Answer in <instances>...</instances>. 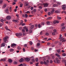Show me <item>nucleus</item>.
I'll use <instances>...</instances> for the list:
<instances>
[{
    "instance_id": "obj_1",
    "label": "nucleus",
    "mask_w": 66,
    "mask_h": 66,
    "mask_svg": "<svg viewBox=\"0 0 66 66\" xmlns=\"http://www.w3.org/2000/svg\"><path fill=\"white\" fill-rule=\"evenodd\" d=\"M59 39H60L61 42H66V39H65V38H63V37H62V35H60Z\"/></svg>"
},
{
    "instance_id": "obj_2",
    "label": "nucleus",
    "mask_w": 66,
    "mask_h": 66,
    "mask_svg": "<svg viewBox=\"0 0 66 66\" xmlns=\"http://www.w3.org/2000/svg\"><path fill=\"white\" fill-rule=\"evenodd\" d=\"M22 34L21 33H17L16 34V36H19L18 37H19V38H20V36H22Z\"/></svg>"
},
{
    "instance_id": "obj_3",
    "label": "nucleus",
    "mask_w": 66,
    "mask_h": 66,
    "mask_svg": "<svg viewBox=\"0 0 66 66\" xmlns=\"http://www.w3.org/2000/svg\"><path fill=\"white\" fill-rule=\"evenodd\" d=\"M55 55L57 57H58L59 59L61 60V55H60L58 53H56Z\"/></svg>"
},
{
    "instance_id": "obj_4",
    "label": "nucleus",
    "mask_w": 66,
    "mask_h": 66,
    "mask_svg": "<svg viewBox=\"0 0 66 66\" xmlns=\"http://www.w3.org/2000/svg\"><path fill=\"white\" fill-rule=\"evenodd\" d=\"M25 60L26 62H29L30 61L31 59H30V58L27 57L26 58Z\"/></svg>"
},
{
    "instance_id": "obj_5",
    "label": "nucleus",
    "mask_w": 66,
    "mask_h": 66,
    "mask_svg": "<svg viewBox=\"0 0 66 66\" xmlns=\"http://www.w3.org/2000/svg\"><path fill=\"white\" fill-rule=\"evenodd\" d=\"M56 62H57V63H58V64L60 63V60H59V59H58V58L57 57H56Z\"/></svg>"
},
{
    "instance_id": "obj_6",
    "label": "nucleus",
    "mask_w": 66,
    "mask_h": 66,
    "mask_svg": "<svg viewBox=\"0 0 66 66\" xmlns=\"http://www.w3.org/2000/svg\"><path fill=\"white\" fill-rule=\"evenodd\" d=\"M6 18L7 20H10L11 19V16H7L6 17Z\"/></svg>"
},
{
    "instance_id": "obj_7",
    "label": "nucleus",
    "mask_w": 66,
    "mask_h": 66,
    "mask_svg": "<svg viewBox=\"0 0 66 66\" xmlns=\"http://www.w3.org/2000/svg\"><path fill=\"white\" fill-rule=\"evenodd\" d=\"M9 38L8 37H5L3 39L4 41H7V38Z\"/></svg>"
},
{
    "instance_id": "obj_8",
    "label": "nucleus",
    "mask_w": 66,
    "mask_h": 66,
    "mask_svg": "<svg viewBox=\"0 0 66 66\" xmlns=\"http://www.w3.org/2000/svg\"><path fill=\"white\" fill-rule=\"evenodd\" d=\"M66 5H62V9L63 10H65V9H66Z\"/></svg>"
},
{
    "instance_id": "obj_9",
    "label": "nucleus",
    "mask_w": 66,
    "mask_h": 66,
    "mask_svg": "<svg viewBox=\"0 0 66 66\" xmlns=\"http://www.w3.org/2000/svg\"><path fill=\"white\" fill-rule=\"evenodd\" d=\"M16 46V44L14 43H13L11 44V47H12V48H14Z\"/></svg>"
},
{
    "instance_id": "obj_10",
    "label": "nucleus",
    "mask_w": 66,
    "mask_h": 66,
    "mask_svg": "<svg viewBox=\"0 0 66 66\" xmlns=\"http://www.w3.org/2000/svg\"><path fill=\"white\" fill-rule=\"evenodd\" d=\"M54 24H56V23H59V21L58 20L57 21H54L53 22Z\"/></svg>"
},
{
    "instance_id": "obj_11",
    "label": "nucleus",
    "mask_w": 66,
    "mask_h": 66,
    "mask_svg": "<svg viewBox=\"0 0 66 66\" xmlns=\"http://www.w3.org/2000/svg\"><path fill=\"white\" fill-rule=\"evenodd\" d=\"M44 5V7H47L48 6V4L47 3H44L43 4Z\"/></svg>"
},
{
    "instance_id": "obj_12",
    "label": "nucleus",
    "mask_w": 66,
    "mask_h": 66,
    "mask_svg": "<svg viewBox=\"0 0 66 66\" xmlns=\"http://www.w3.org/2000/svg\"><path fill=\"white\" fill-rule=\"evenodd\" d=\"M5 44L4 43H3L1 45V47H5Z\"/></svg>"
},
{
    "instance_id": "obj_13",
    "label": "nucleus",
    "mask_w": 66,
    "mask_h": 66,
    "mask_svg": "<svg viewBox=\"0 0 66 66\" xmlns=\"http://www.w3.org/2000/svg\"><path fill=\"white\" fill-rule=\"evenodd\" d=\"M4 12L6 13H9V10L8 9H5L4 10Z\"/></svg>"
},
{
    "instance_id": "obj_14",
    "label": "nucleus",
    "mask_w": 66,
    "mask_h": 66,
    "mask_svg": "<svg viewBox=\"0 0 66 66\" xmlns=\"http://www.w3.org/2000/svg\"><path fill=\"white\" fill-rule=\"evenodd\" d=\"M23 59L22 58H21V59L19 60V62L21 63L23 62Z\"/></svg>"
},
{
    "instance_id": "obj_15",
    "label": "nucleus",
    "mask_w": 66,
    "mask_h": 66,
    "mask_svg": "<svg viewBox=\"0 0 66 66\" xmlns=\"http://www.w3.org/2000/svg\"><path fill=\"white\" fill-rule=\"evenodd\" d=\"M23 28L24 29H25L26 30V32H28V28H27V27H24Z\"/></svg>"
},
{
    "instance_id": "obj_16",
    "label": "nucleus",
    "mask_w": 66,
    "mask_h": 66,
    "mask_svg": "<svg viewBox=\"0 0 66 66\" xmlns=\"http://www.w3.org/2000/svg\"><path fill=\"white\" fill-rule=\"evenodd\" d=\"M53 54H51V56H52V59H54V58H55V57L54 56H53Z\"/></svg>"
},
{
    "instance_id": "obj_17",
    "label": "nucleus",
    "mask_w": 66,
    "mask_h": 66,
    "mask_svg": "<svg viewBox=\"0 0 66 66\" xmlns=\"http://www.w3.org/2000/svg\"><path fill=\"white\" fill-rule=\"evenodd\" d=\"M62 62L63 63H64L65 64V66H66V60H63L62 61Z\"/></svg>"
},
{
    "instance_id": "obj_18",
    "label": "nucleus",
    "mask_w": 66,
    "mask_h": 66,
    "mask_svg": "<svg viewBox=\"0 0 66 66\" xmlns=\"http://www.w3.org/2000/svg\"><path fill=\"white\" fill-rule=\"evenodd\" d=\"M6 6V4H4V5H3L2 8L3 9H4V8H5Z\"/></svg>"
},
{
    "instance_id": "obj_19",
    "label": "nucleus",
    "mask_w": 66,
    "mask_h": 66,
    "mask_svg": "<svg viewBox=\"0 0 66 66\" xmlns=\"http://www.w3.org/2000/svg\"><path fill=\"white\" fill-rule=\"evenodd\" d=\"M42 27V26H41V25H40V24H38V28H41Z\"/></svg>"
},
{
    "instance_id": "obj_20",
    "label": "nucleus",
    "mask_w": 66,
    "mask_h": 66,
    "mask_svg": "<svg viewBox=\"0 0 66 66\" xmlns=\"http://www.w3.org/2000/svg\"><path fill=\"white\" fill-rule=\"evenodd\" d=\"M40 44L39 43H37V47H39V46H40Z\"/></svg>"
},
{
    "instance_id": "obj_21",
    "label": "nucleus",
    "mask_w": 66,
    "mask_h": 66,
    "mask_svg": "<svg viewBox=\"0 0 66 66\" xmlns=\"http://www.w3.org/2000/svg\"><path fill=\"white\" fill-rule=\"evenodd\" d=\"M8 61L9 63H11L12 62V61L11 59H9L8 60Z\"/></svg>"
},
{
    "instance_id": "obj_22",
    "label": "nucleus",
    "mask_w": 66,
    "mask_h": 66,
    "mask_svg": "<svg viewBox=\"0 0 66 66\" xmlns=\"http://www.w3.org/2000/svg\"><path fill=\"white\" fill-rule=\"evenodd\" d=\"M57 52L59 54H61V52H61V51L60 50H57Z\"/></svg>"
},
{
    "instance_id": "obj_23",
    "label": "nucleus",
    "mask_w": 66,
    "mask_h": 66,
    "mask_svg": "<svg viewBox=\"0 0 66 66\" xmlns=\"http://www.w3.org/2000/svg\"><path fill=\"white\" fill-rule=\"evenodd\" d=\"M5 28L6 29V30H7L8 31H11V30H10V29H8V28L7 27H5Z\"/></svg>"
},
{
    "instance_id": "obj_24",
    "label": "nucleus",
    "mask_w": 66,
    "mask_h": 66,
    "mask_svg": "<svg viewBox=\"0 0 66 66\" xmlns=\"http://www.w3.org/2000/svg\"><path fill=\"white\" fill-rule=\"evenodd\" d=\"M54 12V9H53L52 11H51V14H53V12Z\"/></svg>"
},
{
    "instance_id": "obj_25",
    "label": "nucleus",
    "mask_w": 66,
    "mask_h": 66,
    "mask_svg": "<svg viewBox=\"0 0 66 66\" xmlns=\"http://www.w3.org/2000/svg\"><path fill=\"white\" fill-rule=\"evenodd\" d=\"M23 21L22 20H21V23L20 24V25H21L23 23Z\"/></svg>"
},
{
    "instance_id": "obj_26",
    "label": "nucleus",
    "mask_w": 66,
    "mask_h": 66,
    "mask_svg": "<svg viewBox=\"0 0 66 66\" xmlns=\"http://www.w3.org/2000/svg\"><path fill=\"white\" fill-rule=\"evenodd\" d=\"M12 21L13 22H17V20H13Z\"/></svg>"
},
{
    "instance_id": "obj_27",
    "label": "nucleus",
    "mask_w": 66,
    "mask_h": 66,
    "mask_svg": "<svg viewBox=\"0 0 66 66\" xmlns=\"http://www.w3.org/2000/svg\"><path fill=\"white\" fill-rule=\"evenodd\" d=\"M31 29H33L34 28V25H32L31 26Z\"/></svg>"
},
{
    "instance_id": "obj_28",
    "label": "nucleus",
    "mask_w": 66,
    "mask_h": 66,
    "mask_svg": "<svg viewBox=\"0 0 66 66\" xmlns=\"http://www.w3.org/2000/svg\"><path fill=\"white\" fill-rule=\"evenodd\" d=\"M41 24L42 25L44 26L45 25V23L44 22H42L41 23Z\"/></svg>"
},
{
    "instance_id": "obj_29",
    "label": "nucleus",
    "mask_w": 66,
    "mask_h": 66,
    "mask_svg": "<svg viewBox=\"0 0 66 66\" xmlns=\"http://www.w3.org/2000/svg\"><path fill=\"white\" fill-rule=\"evenodd\" d=\"M46 23L47 25H49V24H50V22L49 21H47Z\"/></svg>"
},
{
    "instance_id": "obj_30",
    "label": "nucleus",
    "mask_w": 66,
    "mask_h": 66,
    "mask_svg": "<svg viewBox=\"0 0 66 66\" xmlns=\"http://www.w3.org/2000/svg\"><path fill=\"white\" fill-rule=\"evenodd\" d=\"M66 55V54L65 53H63L62 54V56H65Z\"/></svg>"
},
{
    "instance_id": "obj_31",
    "label": "nucleus",
    "mask_w": 66,
    "mask_h": 66,
    "mask_svg": "<svg viewBox=\"0 0 66 66\" xmlns=\"http://www.w3.org/2000/svg\"><path fill=\"white\" fill-rule=\"evenodd\" d=\"M17 48H18V50H19L20 49H21V48L20 47V46H18Z\"/></svg>"
},
{
    "instance_id": "obj_32",
    "label": "nucleus",
    "mask_w": 66,
    "mask_h": 66,
    "mask_svg": "<svg viewBox=\"0 0 66 66\" xmlns=\"http://www.w3.org/2000/svg\"><path fill=\"white\" fill-rule=\"evenodd\" d=\"M55 12L56 13H57V14H59L60 13V12L57 10L56 11H55Z\"/></svg>"
},
{
    "instance_id": "obj_33",
    "label": "nucleus",
    "mask_w": 66,
    "mask_h": 66,
    "mask_svg": "<svg viewBox=\"0 0 66 66\" xmlns=\"http://www.w3.org/2000/svg\"><path fill=\"white\" fill-rule=\"evenodd\" d=\"M13 63L14 64H15V65H16V64H17L18 63L17 62L15 61Z\"/></svg>"
},
{
    "instance_id": "obj_34",
    "label": "nucleus",
    "mask_w": 66,
    "mask_h": 66,
    "mask_svg": "<svg viewBox=\"0 0 66 66\" xmlns=\"http://www.w3.org/2000/svg\"><path fill=\"white\" fill-rule=\"evenodd\" d=\"M27 46H28V45H27V44H25L24 45V47L25 48H26V47H27Z\"/></svg>"
},
{
    "instance_id": "obj_35",
    "label": "nucleus",
    "mask_w": 66,
    "mask_h": 66,
    "mask_svg": "<svg viewBox=\"0 0 66 66\" xmlns=\"http://www.w3.org/2000/svg\"><path fill=\"white\" fill-rule=\"evenodd\" d=\"M3 24H4L3 23H0V27H2V25H3Z\"/></svg>"
},
{
    "instance_id": "obj_36",
    "label": "nucleus",
    "mask_w": 66,
    "mask_h": 66,
    "mask_svg": "<svg viewBox=\"0 0 66 66\" xmlns=\"http://www.w3.org/2000/svg\"><path fill=\"white\" fill-rule=\"evenodd\" d=\"M57 6V5L56 4H55L53 5V6H54V7H55Z\"/></svg>"
},
{
    "instance_id": "obj_37",
    "label": "nucleus",
    "mask_w": 66,
    "mask_h": 66,
    "mask_svg": "<svg viewBox=\"0 0 66 66\" xmlns=\"http://www.w3.org/2000/svg\"><path fill=\"white\" fill-rule=\"evenodd\" d=\"M57 18L58 19H61V17H60L58 16H57Z\"/></svg>"
},
{
    "instance_id": "obj_38",
    "label": "nucleus",
    "mask_w": 66,
    "mask_h": 66,
    "mask_svg": "<svg viewBox=\"0 0 66 66\" xmlns=\"http://www.w3.org/2000/svg\"><path fill=\"white\" fill-rule=\"evenodd\" d=\"M10 51H11V52L13 51H14V49H10Z\"/></svg>"
},
{
    "instance_id": "obj_39",
    "label": "nucleus",
    "mask_w": 66,
    "mask_h": 66,
    "mask_svg": "<svg viewBox=\"0 0 66 66\" xmlns=\"http://www.w3.org/2000/svg\"><path fill=\"white\" fill-rule=\"evenodd\" d=\"M29 44L30 45H32V44H33V43L32 42H29Z\"/></svg>"
},
{
    "instance_id": "obj_40",
    "label": "nucleus",
    "mask_w": 66,
    "mask_h": 66,
    "mask_svg": "<svg viewBox=\"0 0 66 66\" xmlns=\"http://www.w3.org/2000/svg\"><path fill=\"white\" fill-rule=\"evenodd\" d=\"M1 21L2 22H3L4 21V20H3V19H2L1 20Z\"/></svg>"
},
{
    "instance_id": "obj_41",
    "label": "nucleus",
    "mask_w": 66,
    "mask_h": 66,
    "mask_svg": "<svg viewBox=\"0 0 66 66\" xmlns=\"http://www.w3.org/2000/svg\"><path fill=\"white\" fill-rule=\"evenodd\" d=\"M43 63V64H45V65H46L47 64L45 61H44Z\"/></svg>"
},
{
    "instance_id": "obj_42",
    "label": "nucleus",
    "mask_w": 66,
    "mask_h": 66,
    "mask_svg": "<svg viewBox=\"0 0 66 66\" xmlns=\"http://www.w3.org/2000/svg\"><path fill=\"white\" fill-rule=\"evenodd\" d=\"M50 63H52L53 62V61H52V60H51L50 61Z\"/></svg>"
},
{
    "instance_id": "obj_43",
    "label": "nucleus",
    "mask_w": 66,
    "mask_h": 66,
    "mask_svg": "<svg viewBox=\"0 0 66 66\" xmlns=\"http://www.w3.org/2000/svg\"><path fill=\"white\" fill-rule=\"evenodd\" d=\"M52 39L51 38H49L48 39V40H47V41H49V40H51Z\"/></svg>"
},
{
    "instance_id": "obj_44",
    "label": "nucleus",
    "mask_w": 66,
    "mask_h": 66,
    "mask_svg": "<svg viewBox=\"0 0 66 66\" xmlns=\"http://www.w3.org/2000/svg\"><path fill=\"white\" fill-rule=\"evenodd\" d=\"M45 35L46 36L49 35V34L48 32H47L46 33Z\"/></svg>"
},
{
    "instance_id": "obj_45",
    "label": "nucleus",
    "mask_w": 66,
    "mask_h": 66,
    "mask_svg": "<svg viewBox=\"0 0 66 66\" xmlns=\"http://www.w3.org/2000/svg\"><path fill=\"white\" fill-rule=\"evenodd\" d=\"M30 33H32V30L31 29H30L29 31Z\"/></svg>"
},
{
    "instance_id": "obj_46",
    "label": "nucleus",
    "mask_w": 66,
    "mask_h": 66,
    "mask_svg": "<svg viewBox=\"0 0 66 66\" xmlns=\"http://www.w3.org/2000/svg\"><path fill=\"white\" fill-rule=\"evenodd\" d=\"M10 12H11L12 11V7H10Z\"/></svg>"
},
{
    "instance_id": "obj_47",
    "label": "nucleus",
    "mask_w": 66,
    "mask_h": 66,
    "mask_svg": "<svg viewBox=\"0 0 66 66\" xmlns=\"http://www.w3.org/2000/svg\"><path fill=\"white\" fill-rule=\"evenodd\" d=\"M55 34V33L54 32L52 33V35H54Z\"/></svg>"
},
{
    "instance_id": "obj_48",
    "label": "nucleus",
    "mask_w": 66,
    "mask_h": 66,
    "mask_svg": "<svg viewBox=\"0 0 66 66\" xmlns=\"http://www.w3.org/2000/svg\"><path fill=\"white\" fill-rule=\"evenodd\" d=\"M47 39V38L46 37L43 39V40H46Z\"/></svg>"
},
{
    "instance_id": "obj_49",
    "label": "nucleus",
    "mask_w": 66,
    "mask_h": 66,
    "mask_svg": "<svg viewBox=\"0 0 66 66\" xmlns=\"http://www.w3.org/2000/svg\"><path fill=\"white\" fill-rule=\"evenodd\" d=\"M53 31H54V33H55L56 32V29H54L53 30Z\"/></svg>"
},
{
    "instance_id": "obj_50",
    "label": "nucleus",
    "mask_w": 66,
    "mask_h": 66,
    "mask_svg": "<svg viewBox=\"0 0 66 66\" xmlns=\"http://www.w3.org/2000/svg\"><path fill=\"white\" fill-rule=\"evenodd\" d=\"M52 18V17H48L47 18V19H51Z\"/></svg>"
},
{
    "instance_id": "obj_51",
    "label": "nucleus",
    "mask_w": 66,
    "mask_h": 66,
    "mask_svg": "<svg viewBox=\"0 0 66 66\" xmlns=\"http://www.w3.org/2000/svg\"><path fill=\"white\" fill-rule=\"evenodd\" d=\"M25 17H26V18H27V17H28V14H26L25 15Z\"/></svg>"
},
{
    "instance_id": "obj_52",
    "label": "nucleus",
    "mask_w": 66,
    "mask_h": 66,
    "mask_svg": "<svg viewBox=\"0 0 66 66\" xmlns=\"http://www.w3.org/2000/svg\"><path fill=\"white\" fill-rule=\"evenodd\" d=\"M33 11L34 12H35H35H36V9H34Z\"/></svg>"
},
{
    "instance_id": "obj_53",
    "label": "nucleus",
    "mask_w": 66,
    "mask_h": 66,
    "mask_svg": "<svg viewBox=\"0 0 66 66\" xmlns=\"http://www.w3.org/2000/svg\"><path fill=\"white\" fill-rule=\"evenodd\" d=\"M3 59L4 61H5L6 60V58H3Z\"/></svg>"
},
{
    "instance_id": "obj_54",
    "label": "nucleus",
    "mask_w": 66,
    "mask_h": 66,
    "mask_svg": "<svg viewBox=\"0 0 66 66\" xmlns=\"http://www.w3.org/2000/svg\"><path fill=\"white\" fill-rule=\"evenodd\" d=\"M36 62H38V58H36Z\"/></svg>"
},
{
    "instance_id": "obj_55",
    "label": "nucleus",
    "mask_w": 66,
    "mask_h": 66,
    "mask_svg": "<svg viewBox=\"0 0 66 66\" xmlns=\"http://www.w3.org/2000/svg\"><path fill=\"white\" fill-rule=\"evenodd\" d=\"M48 15H51V13H50V12H49L48 13Z\"/></svg>"
},
{
    "instance_id": "obj_56",
    "label": "nucleus",
    "mask_w": 66,
    "mask_h": 66,
    "mask_svg": "<svg viewBox=\"0 0 66 66\" xmlns=\"http://www.w3.org/2000/svg\"><path fill=\"white\" fill-rule=\"evenodd\" d=\"M32 61L33 62H35V60H34V59H32Z\"/></svg>"
},
{
    "instance_id": "obj_57",
    "label": "nucleus",
    "mask_w": 66,
    "mask_h": 66,
    "mask_svg": "<svg viewBox=\"0 0 66 66\" xmlns=\"http://www.w3.org/2000/svg\"><path fill=\"white\" fill-rule=\"evenodd\" d=\"M65 27L64 26L62 28V29H63V30H64L65 29Z\"/></svg>"
},
{
    "instance_id": "obj_58",
    "label": "nucleus",
    "mask_w": 66,
    "mask_h": 66,
    "mask_svg": "<svg viewBox=\"0 0 66 66\" xmlns=\"http://www.w3.org/2000/svg\"><path fill=\"white\" fill-rule=\"evenodd\" d=\"M25 29H23L22 30V31L23 32H25V30H24Z\"/></svg>"
},
{
    "instance_id": "obj_59",
    "label": "nucleus",
    "mask_w": 66,
    "mask_h": 66,
    "mask_svg": "<svg viewBox=\"0 0 66 66\" xmlns=\"http://www.w3.org/2000/svg\"><path fill=\"white\" fill-rule=\"evenodd\" d=\"M49 60H47L46 61V63H49Z\"/></svg>"
},
{
    "instance_id": "obj_60",
    "label": "nucleus",
    "mask_w": 66,
    "mask_h": 66,
    "mask_svg": "<svg viewBox=\"0 0 66 66\" xmlns=\"http://www.w3.org/2000/svg\"><path fill=\"white\" fill-rule=\"evenodd\" d=\"M23 51L24 52H25V51H26L25 48H23Z\"/></svg>"
},
{
    "instance_id": "obj_61",
    "label": "nucleus",
    "mask_w": 66,
    "mask_h": 66,
    "mask_svg": "<svg viewBox=\"0 0 66 66\" xmlns=\"http://www.w3.org/2000/svg\"><path fill=\"white\" fill-rule=\"evenodd\" d=\"M36 40H35L36 42H39V40H38V39H36Z\"/></svg>"
},
{
    "instance_id": "obj_62",
    "label": "nucleus",
    "mask_w": 66,
    "mask_h": 66,
    "mask_svg": "<svg viewBox=\"0 0 66 66\" xmlns=\"http://www.w3.org/2000/svg\"><path fill=\"white\" fill-rule=\"evenodd\" d=\"M20 7H22V4H20Z\"/></svg>"
},
{
    "instance_id": "obj_63",
    "label": "nucleus",
    "mask_w": 66,
    "mask_h": 66,
    "mask_svg": "<svg viewBox=\"0 0 66 66\" xmlns=\"http://www.w3.org/2000/svg\"><path fill=\"white\" fill-rule=\"evenodd\" d=\"M2 1L1 0H0V4H2Z\"/></svg>"
},
{
    "instance_id": "obj_64",
    "label": "nucleus",
    "mask_w": 66,
    "mask_h": 66,
    "mask_svg": "<svg viewBox=\"0 0 66 66\" xmlns=\"http://www.w3.org/2000/svg\"><path fill=\"white\" fill-rule=\"evenodd\" d=\"M33 9H34V8L33 7H31V10H33Z\"/></svg>"
}]
</instances>
